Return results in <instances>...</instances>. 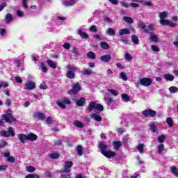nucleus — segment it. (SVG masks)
<instances>
[{
	"instance_id": "27",
	"label": "nucleus",
	"mask_w": 178,
	"mask_h": 178,
	"mask_svg": "<svg viewBox=\"0 0 178 178\" xmlns=\"http://www.w3.org/2000/svg\"><path fill=\"white\" fill-rule=\"evenodd\" d=\"M106 34H108V35H115V29H113V28H109L106 31Z\"/></svg>"
},
{
	"instance_id": "59",
	"label": "nucleus",
	"mask_w": 178,
	"mask_h": 178,
	"mask_svg": "<svg viewBox=\"0 0 178 178\" xmlns=\"http://www.w3.org/2000/svg\"><path fill=\"white\" fill-rule=\"evenodd\" d=\"M40 88H41L42 90H47V84L44 82H42L40 85Z\"/></svg>"
},
{
	"instance_id": "45",
	"label": "nucleus",
	"mask_w": 178,
	"mask_h": 178,
	"mask_svg": "<svg viewBox=\"0 0 178 178\" xmlns=\"http://www.w3.org/2000/svg\"><path fill=\"white\" fill-rule=\"evenodd\" d=\"M6 145H8V142L3 140H0V149L6 147Z\"/></svg>"
},
{
	"instance_id": "60",
	"label": "nucleus",
	"mask_w": 178,
	"mask_h": 178,
	"mask_svg": "<svg viewBox=\"0 0 178 178\" xmlns=\"http://www.w3.org/2000/svg\"><path fill=\"white\" fill-rule=\"evenodd\" d=\"M151 48L154 52H159V48L157 46L152 45Z\"/></svg>"
},
{
	"instance_id": "58",
	"label": "nucleus",
	"mask_w": 178,
	"mask_h": 178,
	"mask_svg": "<svg viewBox=\"0 0 178 178\" xmlns=\"http://www.w3.org/2000/svg\"><path fill=\"white\" fill-rule=\"evenodd\" d=\"M141 3H143V5H146L147 6H152L154 5L150 1H141Z\"/></svg>"
},
{
	"instance_id": "10",
	"label": "nucleus",
	"mask_w": 178,
	"mask_h": 178,
	"mask_svg": "<svg viewBox=\"0 0 178 178\" xmlns=\"http://www.w3.org/2000/svg\"><path fill=\"white\" fill-rule=\"evenodd\" d=\"M139 84L144 86V87H148L152 84V79L149 78H142L139 81Z\"/></svg>"
},
{
	"instance_id": "31",
	"label": "nucleus",
	"mask_w": 178,
	"mask_h": 178,
	"mask_svg": "<svg viewBox=\"0 0 178 178\" xmlns=\"http://www.w3.org/2000/svg\"><path fill=\"white\" fill-rule=\"evenodd\" d=\"M76 152L79 156L83 155V147H81V145L77 146Z\"/></svg>"
},
{
	"instance_id": "50",
	"label": "nucleus",
	"mask_w": 178,
	"mask_h": 178,
	"mask_svg": "<svg viewBox=\"0 0 178 178\" xmlns=\"http://www.w3.org/2000/svg\"><path fill=\"white\" fill-rule=\"evenodd\" d=\"M123 19L126 23H133V19L130 17H124Z\"/></svg>"
},
{
	"instance_id": "35",
	"label": "nucleus",
	"mask_w": 178,
	"mask_h": 178,
	"mask_svg": "<svg viewBox=\"0 0 178 178\" xmlns=\"http://www.w3.org/2000/svg\"><path fill=\"white\" fill-rule=\"evenodd\" d=\"M91 118H94L95 120H97V122H101L102 120V118L101 116L96 115V114H92L90 115Z\"/></svg>"
},
{
	"instance_id": "57",
	"label": "nucleus",
	"mask_w": 178,
	"mask_h": 178,
	"mask_svg": "<svg viewBox=\"0 0 178 178\" xmlns=\"http://www.w3.org/2000/svg\"><path fill=\"white\" fill-rule=\"evenodd\" d=\"M8 162H10L11 163H13L15 161V157L10 156L8 159H7Z\"/></svg>"
},
{
	"instance_id": "34",
	"label": "nucleus",
	"mask_w": 178,
	"mask_h": 178,
	"mask_svg": "<svg viewBox=\"0 0 178 178\" xmlns=\"http://www.w3.org/2000/svg\"><path fill=\"white\" fill-rule=\"evenodd\" d=\"M56 104L59 106V108H61V109H65L66 108V104L63 102H56Z\"/></svg>"
},
{
	"instance_id": "41",
	"label": "nucleus",
	"mask_w": 178,
	"mask_h": 178,
	"mask_svg": "<svg viewBox=\"0 0 178 178\" xmlns=\"http://www.w3.org/2000/svg\"><path fill=\"white\" fill-rule=\"evenodd\" d=\"M89 31H91L92 33H97L98 31V29H97V26L95 25H92L89 28Z\"/></svg>"
},
{
	"instance_id": "62",
	"label": "nucleus",
	"mask_w": 178,
	"mask_h": 178,
	"mask_svg": "<svg viewBox=\"0 0 178 178\" xmlns=\"http://www.w3.org/2000/svg\"><path fill=\"white\" fill-rule=\"evenodd\" d=\"M120 3L122 8H127L129 6V4L124 1H120Z\"/></svg>"
},
{
	"instance_id": "52",
	"label": "nucleus",
	"mask_w": 178,
	"mask_h": 178,
	"mask_svg": "<svg viewBox=\"0 0 178 178\" xmlns=\"http://www.w3.org/2000/svg\"><path fill=\"white\" fill-rule=\"evenodd\" d=\"M121 79L124 80V81H127V76L124 72H121L120 74Z\"/></svg>"
},
{
	"instance_id": "37",
	"label": "nucleus",
	"mask_w": 178,
	"mask_h": 178,
	"mask_svg": "<svg viewBox=\"0 0 178 178\" xmlns=\"http://www.w3.org/2000/svg\"><path fill=\"white\" fill-rule=\"evenodd\" d=\"M104 101H106L107 102V105H111L113 101V99H112L111 97H107V96H105L104 97Z\"/></svg>"
},
{
	"instance_id": "44",
	"label": "nucleus",
	"mask_w": 178,
	"mask_h": 178,
	"mask_svg": "<svg viewBox=\"0 0 178 178\" xmlns=\"http://www.w3.org/2000/svg\"><path fill=\"white\" fill-rule=\"evenodd\" d=\"M137 149L140 152V154H143L144 152V144H140L137 146Z\"/></svg>"
},
{
	"instance_id": "2",
	"label": "nucleus",
	"mask_w": 178,
	"mask_h": 178,
	"mask_svg": "<svg viewBox=\"0 0 178 178\" xmlns=\"http://www.w3.org/2000/svg\"><path fill=\"white\" fill-rule=\"evenodd\" d=\"M160 24L162 26H170V27H176V24L169 20L165 19L168 17V13L161 12L159 13Z\"/></svg>"
},
{
	"instance_id": "15",
	"label": "nucleus",
	"mask_w": 178,
	"mask_h": 178,
	"mask_svg": "<svg viewBox=\"0 0 178 178\" xmlns=\"http://www.w3.org/2000/svg\"><path fill=\"white\" fill-rule=\"evenodd\" d=\"M26 138L28 141H35L38 138V136L35 134L30 133L26 134Z\"/></svg>"
},
{
	"instance_id": "32",
	"label": "nucleus",
	"mask_w": 178,
	"mask_h": 178,
	"mask_svg": "<svg viewBox=\"0 0 178 178\" xmlns=\"http://www.w3.org/2000/svg\"><path fill=\"white\" fill-rule=\"evenodd\" d=\"M170 172L175 175L178 176V170L177 168L175 166L170 167Z\"/></svg>"
},
{
	"instance_id": "51",
	"label": "nucleus",
	"mask_w": 178,
	"mask_h": 178,
	"mask_svg": "<svg viewBox=\"0 0 178 178\" xmlns=\"http://www.w3.org/2000/svg\"><path fill=\"white\" fill-rule=\"evenodd\" d=\"M87 56L90 59H94L95 58V54H94L92 51H90L87 54Z\"/></svg>"
},
{
	"instance_id": "3",
	"label": "nucleus",
	"mask_w": 178,
	"mask_h": 178,
	"mask_svg": "<svg viewBox=\"0 0 178 178\" xmlns=\"http://www.w3.org/2000/svg\"><path fill=\"white\" fill-rule=\"evenodd\" d=\"M1 118L4 119V121L7 122V123H14V122H16V118L12 116V110L10 109H8L6 114H3Z\"/></svg>"
},
{
	"instance_id": "33",
	"label": "nucleus",
	"mask_w": 178,
	"mask_h": 178,
	"mask_svg": "<svg viewBox=\"0 0 178 178\" xmlns=\"http://www.w3.org/2000/svg\"><path fill=\"white\" fill-rule=\"evenodd\" d=\"M100 47L103 49H109V44H108V43H106V42H101Z\"/></svg>"
},
{
	"instance_id": "18",
	"label": "nucleus",
	"mask_w": 178,
	"mask_h": 178,
	"mask_svg": "<svg viewBox=\"0 0 178 178\" xmlns=\"http://www.w3.org/2000/svg\"><path fill=\"white\" fill-rule=\"evenodd\" d=\"M100 59L102 60V62L107 63L112 59V56H111V55L109 54H106V55L102 56L100 57Z\"/></svg>"
},
{
	"instance_id": "64",
	"label": "nucleus",
	"mask_w": 178,
	"mask_h": 178,
	"mask_svg": "<svg viewBox=\"0 0 178 178\" xmlns=\"http://www.w3.org/2000/svg\"><path fill=\"white\" fill-rule=\"evenodd\" d=\"M8 165H0V170H6Z\"/></svg>"
},
{
	"instance_id": "23",
	"label": "nucleus",
	"mask_w": 178,
	"mask_h": 178,
	"mask_svg": "<svg viewBox=\"0 0 178 178\" xmlns=\"http://www.w3.org/2000/svg\"><path fill=\"white\" fill-rule=\"evenodd\" d=\"M113 148L114 149H119V148H120V147H122V142L120 141H114L113 142Z\"/></svg>"
},
{
	"instance_id": "20",
	"label": "nucleus",
	"mask_w": 178,
	"mask_h": 178,
	"mask_svg": "<svg viewBox=\"0 0 178 178\" xmlns=\"http://www.w3.org/2000/svg\"><path fill=\"white\" fill-rule=\"evenodd\" d=\"M81 73L83 76H91L92 74V70L91 69H84Z\"/></svg>"
},
{
	"instance_id": "24",
	"label": "nucleus",
	"mask_w": 178,
	"mask_h": 178,
	"mask_svg": "<svg viewBox=\"0 0 178 178\" xmlns=\"http://www.w3.org/2000/svg\"><path fill=\"white\" fill-rule=\"evenodd\" d=\"M149 126L153 133H155L156 131V124L155 122H149Z\"/></svg>"
},
{
	"instance_id": "22",
	"label": "nucleus",
	"mask_w": 178,
	"mask_h": 178,
	"mask_svg": "<svg viewBox=\"0 0 178 178\" xmlns=\"http://www.w3.org/2000/svg\"><path fill=\"white\" fill-rule=\"evenodd\" d=\"M13 20V15L10 13H7L5 17L6 23H10Z\"/></svg>"
},
{
	"instance_id": "16",
	"label": "nucleus",
	"mask_w": 178,
	"mask_h": 178,
	"mask_svg": "<svg viewBox=\"0 0 178 178\" xmlns=\"http://www.w3.org/2000/svg\"><path fill=\"white\" fill-rule=\"evenodd\" d=\"M77 34H79L80 35V37H81V38H85V40H87V38H88V34H87V33L83 31V30H81V29H78Z\"/></svg>"
},
{
	"instance_id": "11",
	"label": "nucleus",
	"mask_w": 178,
	"mask_h": 178,
	"mask_svg": "<svg viewBox=\"0 0 178 178\" xmlns=\"http://www.w3.org/2000/svg\"><path fill=\"white\" fill-rule=\"evenodd\" d=\"M146 118H154L156 115V111L152 109H147L142 112Z\"/></svg>"
},
{
	"instance_id": "5",
	"label": "nucleus",
	"mask_w": 178,
	"mask_h": 178,
	"mask_svg": "<svg viewBox=\"0 0 178 178\" xmlns=\"http://www.w3.org/2000/svg\"><path fill=\"white\" fill-rule=\"evenodd\" d=\"M67 77L68 79H73L76 77V74H74V72H76L77 68L75 66H72L70 65H67Z\"/></svg>"
},
{
	"instance_id": "46",
	"label": "nucleus",
	"mask_w": 178,
	"mask_h": 178,
	"mask_svg": "<svg viewBox=\"0 0 178 178\" xmlns=\"http://www.w3.org/2000/svg\"><path fill=\"white\" fill-rule=\"evenodd\" d=\"M164 148H165V145L163 144L159 145L158 148L159 154L162 153L163 152Z\"/></svg>"
},
{
	"instance_id": "38",
	"label": "nucleus",
	"mask_w": 178,
	"mask_h": 178,
	"mask_svg": "<svg viewBox=\"0 0 178 178\" xmlns=\"http://www.w3.org/2000/svg\"><path fill=\"white\" fill-rule=\"evenodd\" d=\"M124 58L126 60H128V62H131V60H133V56L129 53L125 54Z\"/></svg>"
},
{
	"instance_id": "53",
	"label": "nucleus",
	"mask_w": 178,
	"mask_h": 178,
	"mask_svg": "<svg viewBox=\"0 0 178 178\" xmlns=\"http://www.w3.org/2000/svg\"><path fill=\"white\" fill-rule=\"evenodd\" d=\"M17 15L18 17H23V16H24V12H23L20 10H17Z\"/></svg>"
},
{
	"instance_id": "4",
	"label": "nucleus",
	"mask_w": 178,
	"mask_h": 178,
	"mask_svg": "<svg viewBox=\"0 0 178 178\" xmlns=\"http://www.w3.org/2000/svg\"><path fill=\"white\" fill-rule=\"evenodd\" d=\"M88 111H90V112L92 111H99V112H102V111H104V106L100 104H97L94 102H92L89 104Z\"/></svg>"
},
{
	"instance_id": "40",
	"label": "nucleus",
	"mask_w": 178,
	"mask_h": 178,
	"mask_svg": "<svg viewBox=\"0 0 178 178\" xmlns=\"http://www.w3.org/2000/svg\"><path fill=\"white\" fill-rule=\"evenodd\" d=\"M166 122L168 124L169 127H172L173 126V120L170 118V117L167 118Z\"/></svg>"
},
{
	"instance_id": "17",
	"label": "nucleus",
	"mask_w": 178,
	"mask_h": 178,
	"mask_svg": "<svg viewBox=\"0 0 178 178\" xmlns=\"http://www.w3.org/2000/svg\"><path fill=\"white\" fill-rule=\"evenodd\" d=\"M35 118H37V119H39L40 120H44V119H45V118H47L45 116V114L41 113V112H36L34 114Z\"/></svg>"
},
{
	"instance_id": "8",
	"label": "nucleus",
	"mask_w": 178,
	"mask_h": 178,
	"mask_svg": "<svg viewBox=\"0 0 178 178\" xmlns=\"http://www.w3.org/2000/svg\"><path fill=\"white\" fill-rule=\"evenodd\" d=\"M72 166H73V162L70 161H66L64 167L60 170L61 172L70 173Z\"/></svg>"
},
{
	"instance_id": "43",
	"label": "nucleus",
	"mask_w": 178,
	"mask_h": 178,
	"mask_svg": "<svg viewBox=\"0 0 178 178\" xmlns=\"http://www.w3.org/2000/svg\"><path fill=\"white\" fill-rule=\"evenodd\" d=\"M122 98L124 99V102H129V101H130V97H129V95L126 94H122Z\"/></svg>"
},
{
	"instance_id": "55",
	"label": "nucleus",
	"mask_w": 178,
	"mask_h": 178,
	"mask_svg": "<svg viewBox=\"0 0 178 178\" xmlns=\"http://www.w3.org/2000/svg\"><path fill=\"white\" fill-rule=\"evenodd\" d=\"M26 178H40V177L35 174H29L26 175Z\"/></svg>"
},
{
	"instance_id": "6",
	"label": "nucleus",
	"mask_w": 178,
	"mask_h": 178,
	"mask_svg": "<svg viewBox=\"0 0 178 178\" xmlns=\"http://www.w3.org/2000/svg\"><path fill=\"white\" fill-rule=\"evenodd\" d=\"M139 27H140L141 30H143V33H145L146 34H148V33H151V31H154V30H155V25L149 24L147 26L143 22L139 24Z\"/></svg>"
},
{
	"instance_id": "14",
	"label": "nucleus",
	"mask_w": 178,
	"mask_h": 178,
	"mask_svg": "<svg viewBox=\"0 0 178 178\" xmlns=\"http://www.w3.org/2000/svg\"><path fill=\"white\" fill-rule=\"evenodd\" d=\"M76 2H77V1L76 0H63L61 1L62 5H63V6L67 7V6H73V5L76 4Z\"/></svg>"
},
{
	"instance_id": "63",
	"label": "nucleus",
	"mask_w": 178,
	"mask_h": 178,
	"mask_svg": "<svg viewBox=\"0 0 178 178\" xmlns=\"http://www.w3.org/2000/svg\"><path fill=\"white\" fill-rule=\"evenodd\" d=\"M70 44L69 43H65L63 45V47L65 49H70Z\"/></svg>"
},
{
	"instance_id": "39",
	"label": "nucleus",
	"mask_w": 178,
	"mask_h": 178,
	"mask_svg": "<svg viewBox=\"0 0 178 178\" xmlns=\"http://www.w3.org/2000/svg\"><path fill=\"white\" fill-rule=\"evenodd\" d=\"M107 91H108V92H111V94H112V95H114V97H118V95H119L118 91L114 89H107Z\"/></svg>"
},
{
	"instance_id": "12",
	"label": "nucleus",
	"mask_w": 178,
	"mask_h": 178,
	"mask_svg": "<svg viewBox=\"0 0 178 178\" xmlns=\"http://www.w3.org/2000/svg\"><path fill=\"white\" fill-rule=\"evenodd\" d=\"M17 138L21 144H26L27 143V135L24 134H19L17 135Z\"/></svg>"
},
{
	"instance_id": "9",
	"label": "nucleus",
	"mask_w": 178,
	"mask_h": 178,
	"mask_svg": "<svg viewBox=\"0 0 178 178\" xmlns=\"http://www.w3.org/2000/svg\"><path fill=\"white\" fill-rule=\"evenodd\" d=\"M0 136L3 137H9V136H11V137H15V131H13V128L9 127L8 131H0Z\"/></svg>"
},
{
	"instance_id": "36",
	"label": "nucleus",
	"mask_w": 178,
	"mask_h": 178,
	"mask_svg": "<svg viewBox=\"0 0 178 178\" xmlns=\"http://www.w3.org/2000/svg\"><path fill=\"white\" fill-rule=\"evenodd\" d=\"M169 91L172 94H176V92H178V88L175 86H171L170 88H169Z\"/></svg>"
},
{
	"instance_id": "56",
	"label": "nucleus",
	"mask_w": 178,
	"mask_h": 178,
	"mask_svg": "<svg viewBox=\"0 0 178 178\" xmlns=\"http://www.w3.org/2000/svg\"><path fill=\"white\" fill-rule=\"evenodd\" d=\"M93 38L98 40V41H102V37L101 36V35H99V34L93 35Z\"/></svg>"
},
{
	"instance_id": "48",
	"label": "nucleus",
	"mask_w": 178,
	"mask_h": 178,
	"mask_svg": "<svg viewBox=\"0 0 178 178\" xmlns=\"http://www.w3.org/2000/svg\"><path fill=\"white\" fill-rule=\"evenodd\" d=\"M50 158L52 159H56L57 158H59V154L58 153H52L49 154Z\"/></svg>"
},
{
	"instance_id": "21",
	"label": "nucleus",
	"mask_w": 178,
	"mask_h": 178,
	"mask_svg": "<svg viewBox=\"0 0 178 178\" xmlns=\"http://www.w3.org/2000/svg\"><path fill=\"white\" fill-rule=\"evenodd\" d=\"M163 77L165 79V80H168L169 81H173L175 79V76L170 74H165L163 75Z\"/></svg>"
},
{
	"instance_id": "1",
	"label": "nucleus",
	"mask_w": 178,
	"mask_h": 178,
	"mask_svg": "<svg viewBox=\"0 0 178 178\" xmlns=\"http://www.w3.org/2000/svg\"><path fill=\"white\" fill-rule=\"evenodd\" d=\"M98 148L100 149L102 155H104L106 158H114V156H115V152L106 151V149H108V145H105L102 142L99 143Z\"/></svg>"
},
{
	"instance_id": "61",
	"label": "nucleus",
	"mask_w": 178,
	"mask_h": 178,
	"mask_svg": "<svg viewBox=\"0 0 178 178\" xmlns=\"http://www.w3.org/2000/svg\"><path fill=\"white\" fill-rule=\"evenodd\" d=\"M46 122H47V124H51L52 123V122H54V120H52V118L47 117Z\"/></svg>"
},
{
	"instance_id": "54",
	"label": "nucleus",
	"mask_w": 178,
	"mask_h": 178,
	"mask_svg": "<svg viewBox=\"0 0 178 178\" xmlns=\"http://www.w3.org/2000/svg\"><path fill=\"white\" fill-rule=\"evenodd\" d=\"M26 170L28 172H30V173H33V172L35 170V168L33 166H29V167H26Z\"/></svg>"
},
{
	"instance_id": "26",
	"label": "nucleus",
	"mask_w": 178,
	"mask_h": 178,
	"mask_svg": "<svg viewBox=\"0 0 178 178\" xmlns=\"http://www.w3.org/2000/svg\"><path fill=\"white\" fill-rule=\"evenodd\" d=\"M47 63L50 67H51V69H56V63H55V62L52 61L51 60H48Z\"/></svg>"
},
{
	"instance_id": "7",
	"label": "nucleus",
	"mask_w": 178,
	"mask_h": 178,
	"mask_svg": "<svg viewBox=\"0 0 178 178\" xmlns=\"http://www.w3.org/2000/svg\"><path fill=\"white\" fill-rule=\"evenodd\" d=\"M81 90V86H80V83H74L72 86V89L68 90V94L70 95H76V94H79L80 91Z\"/></svg>"
},
{
	"instance_id": "25",
	"label": "nucleus",
	"mask_w": 178,
	"mask_h": 178,
	"mask_svg": "<svg viewBox=\"0 0 178 178\" xmlns=\"http://www.w3.org/2000/svg\"><path fill=\"white\" fill-rule=\"evenodd\" d=\"M120 35H124V34H130V31L127 29H120L119 31Z\"/></svg>"
},
{
	"instance_id": "30",
	"label": "nucleus",
	"mask_w": 178,
	"mask_h": 178,
	"mask_svg": "<svg viewBox=\"0 0 178 178\" xmlns=\"http://www.w3.org/2000/svg\"><path fill=\"white\" fill-rule=\"evenodd\" d=\"M149 39L152 42H158V36L156 35L151 33Z\"/></svg>"
},
{
	"instance_id": "29",
	"label": "nucleus",
	"mask_w": 178,
	"mask_h": 178,
	"mask_svg": "<svg viewBox=\"0 0 178 178\" xmlns=\"http://www.w3.org/2000/svg\"><path fill=\"white\" fill-rule=\"evenodd\" d=\"M74 126H76V127H79L80 129L84 127V124L80 121H75L74 122Z\"/></svg>"
},
{
	"instance_id": "47",
	"label": "nucleus",
	"mask_w": 178,
	"mask_h": 178,
	"mask_svg": "<svg viewBox=\"0 0 178 178\" xmlns=\"http://www.w3.org/2000/svg\"><path fill=\"white\" fill-rule=\"evenodd\" d=\"M40 67L42 72H44V73H47V72H48V68H47V67L45 66V64H44L43 63L40 64Z\"/></svg>"
},
{
	"instance_id": "42",
	"label": "nucleus",
	"mask_w": 178,
	"mask_h": 178,
	"mask_svg": "<svg viewBox=\"0 0 178 178\" xmlns=\"http://www.w3.org/2000/svg\"><path fill=\"white\" fill-rule=\"evenodd\" d=\"M165 135H161L157 138V140L159 141V143H160V144H162V143L165 141Z\"/></svg>"
},
{
	"instance_id": "13",
	"label": "nucleus",
	"mask_w": 178,
	"mask_h": 178,
	"mask_svg": "<svg viewBox=\"0 0 178 178\" xmlns=\"http://www.w3.org/2000/svg\"><path fill=\"white\" fill-rule=\"evenodd\" d=\"M35 88V83L29 81L28 83H26L24 85V90H29V91H31L32 90H34Z\"/></svg>"
},
{
	"instance_id": "28",
	"label": "nucleus",
	"mask_w": 178,
	"mask_h": 178,
	"mask_svg": "<svg viewBox=\"0 0 178 178\" xmlns=\"http://www.w3.org/2000/svg\"><path fill=\"white\" fill-rule=\"evenodd\" d=\"M131 41L136 45L138 44V42H140V40H138V38L137 36H136V35H134L131 36Z\"/></svg>"
},
{
	"instance_id": "19",
	"label": "nucleus",
	"mask_w": 178,
	"mask_h": 178,
	"mask_svg": "<svg viewBox=\"0 0 178 178\" xmlns=\"http://www.w3.org/2000/svg\"><path fill=\"white\" fill-rule=\"evenodd\" d=\"M77 106H84L86 105V98L81 97L79 99L76 101Z\"/></svg>"
},
{
	"instance_id": "49",
	"label": "nucleus",
	"mask_w": 178,
	"mask_h": 178,
	"mask_svg": "<svg viewBox=\"0 0 178 178\" xmlns=\"http://www.w3.org/2000/svg\"><path fill=\"white\" fill-rule=\"evenodd\" d=\"M60 178H72V175L66 174L65 172H61Z\"/></svg>"
}]
</instances>
